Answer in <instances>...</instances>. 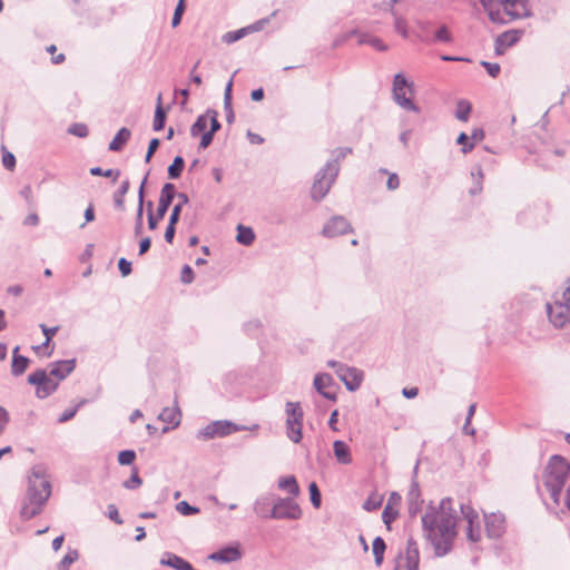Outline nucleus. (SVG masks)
I'll use <instances>...</instances> for the list:
<instances>
[{"mask_svg":"<svg viewBox=\"0 0 570 570\" xmlns=\"http://www.w3.org/2000/svg\"><path fill=\"white\" fill-rule=\"evenodd\" d=\"M456 522L458 515L451 498L442 499L438 508L430 503L422 515L424 537L433 547L436 557H444L452 550L458 534Z\"/></svg>","mask_w":570,"mask_h":570,"instance_id":"1","label":"nucleus"},{"mask_svg":"<svg viewBox=\"0 0 570 570\" xmlns=\"http://www.w3.org/2000/svg\"><path fill=\"white\" fill-rule=\"evenodd\" d=\"M51 495V483L46 479L45 469L35 465L28 475V489L20 509L22 520H30L41 513Z\"/></svg>","mask_w":570,"mask_h":570,"instance_id":"2","label":"nucleus"},{"mask_svg":"<svg viewBox=\"0 0 570 570\" xmlns=\"http://www.w3.org/2000/svg\"><path fill=\"white\" fill-rule=\"evenodd\" d=\"M352 153L350 147H340L332 151V158L315 175L311 197L321 202L330 191L340 173V161Z\"/></svg>","mask_w":570,"mask_h":570,"instance_id":"3","label":"nucleus"},{"mask_svg":"<svg viewBox=\"0 0 570 570\" xmlns=\"http://www.w3.org/2000/svg\"><path fill=\"white\" fill-rule=\"evenodd\" d=\"M528 0H480L481 6L493 23L505 24L513 20L530 17Z\"/></svg>","mask_w":570,"mask_h":570,"instance_id":"4","label":"nucleus"},{"mask_svg":"<svg viewBox=\"0 0 570 570\" xmlns=\"http://www.w3.org/2000/svg\"><path fill=\"white\" fill-rule=\"evenodd\" d=\"M570 472L569 462L561 455H552L546 468L544 487L556 504L560 503L562 489Z\"/></svg>","mask_w":570,"mask_h":570,"instance_id":"5","label":"nucleus"},{"mask_svg":"<svg viewBox=\"0 0 570 570\" xmlns=\"http://www.w3.org/2000/svg\"><path fill=\"white\" fill-rule=\"evenodd\" d=\"M286 435L293 443H299L303 438L304 411L299 402L287 401L285 403Z\"/></svg>","mask_w":570,"mask_h":570,"instance_id":"6","label":"nucleus"},{"mask_svg":"<svg viewBox=\"0 0 570 570\" xmlns=\"http://www.w3.org/2000/svg\"><path fill=\"white\" fill-rule=\"evenodd\" d=\"M393 99L396 105L407 111L419 114L421 110L406 94H413V82H410L401 72L396 73L393 78Z\"/></svg>","mask_w":570,"mask_h":570,"instance_id":"7","label":"nucleus"},{"mask_svg":"<svg viewBox=\"0 0 570 570\" xmlns=\"http://www.w3.org/2000/svg\"><path fill=\"white\" fill-rule=\"evenodd\" d=\"M176 196V187L171 183H166L161 190L156 213L150 212L148 214V228L155 230L158 227L159 222L165 217L168 212L174 198Z\"/></svg>","mask_w":570,"mask_h":570,"instance_id":"8","label":"nucleus"},{"mask_svg":"<svg viewBox=\"0 0 570 570\" xmlns=\"http://www.w3.org/2000/svg\"><path fill=\"white\" fill-rule=\"evenodd\" d=\"M27 381L30 385L36 386V395L38 399L50 396L59 387V383L51 377L45 368H38L30 373Z\"/></svg>","mask_w":570,"mask_h":570,"instance_id":"9","label":"nucleus"},{"mask_svg":"<svg viewBox=\"0 0 570 570\" xmlns=\"http://www.w3.org/2000/svg\"><path fill=\"white\" fill-rule=\"evenodd\" d=\"M246 429V426L237 425L228 420H218L199 430L197 432V439L210 440L215 438H224Z\"/></svg>","mask_w":570,"mask_h":570,"instance_id":"10","label":"nucleus"},{"mask_svg":"<svg viewBox=\"0 0 570 570\" xmlns=\"http://www.w3.org/2000/svg\"><path fill=\"white\" fill-rule=\"evenodd\" d=\"M269 515L275 520H298L302 518V509L293 497L281 498L276 495V501L272 507Z\"/></svg>","mask_w":570,"mask_h":570,"instance_id":"11","label":"nucleus"},{"mask_svg":"<svg viewBox=\"0 0 570 570\" xmlns=\"http://www.w3.org/2000/svg\"><path fill=\"white\" fill-rule=\"evenodd\" d=\"M419 546L414 538L410 537L404 553L401 552L397 557V563L394 570H419Z\"/></svg>","mask_w":570,"mask_h":570,"instance_id":"12","label":"nucleus"},{"mask_svg":"<svg viewBox=\"0 0 570 570\" xmlns=\"http://www.w3.org/2000/svg\"><path fill=\"white\" fill-rule=\"evenodd\" d=\"M353 232L350 222L341 215L332 216L323 226L321 234L326 238H333Z\"/></svg>","mask_w":570,"mask_h":570,"instance_id":"13","label":"nucleus"},{"mask_svg":"<svg viewBox=\"0 0 570 570\" xmlns=\"http://www.w3.org/2000/svg\"><path fill=\"white\" fill-rule=\"evenodd\" d=\"M547 313L554 327H562L570 321V305L558 299L553 304L547 303Z\"/></svg>","mask_w":570,"mask_h":570,"instance_id":"14","label":"nucleus"},{"mask_svg":"<svg viewBox=\"0 0 570 570\" xmlns=\"http://www.w3.org/2000/svg\"><path fill=\"white\" fill-rule=\"evenodd\" d=\"M523 35V30L510 29L502 32L495 38L494 50L497 56H502L507 48H510L519 42Z\"/></svg>","mask_w":570,"mask_h":570,"instance_id":"15","label":"nucleus"},{"mask_svg":"<svg viewBox=\"0 0 570 570\" xmlns=\"http://www.w3.org/2000/svg\"><path fill=\"white\" fill-rule=\"evenodd\" d=\"M419 463L414 466V478L412 480L410 490L407 492V510L411 517H415L422 509L423 500L421 498V491L417 481L415 480V475L417 473Z\"/></svg>","mask_w":570,"mask_h":570,"instance_id":"16","label":"nucleus"},{"mask_svg":"<svg viewBox=\"0 0 570 570\" xmlns=\"http://www.w3.org/2000/svg\"><path fill=\"white\" fill-rule=\"evenodd\" d=\"M338 377L344 383L347 391L354 392L360 389L364 374L363 371L356 367H350L345 364V366L341 368Z\"/></svg>","mask_w":570,"mask_h":570,"instance_id":"17","label":"nucleus"},{"mask_svg":"<svg viewBox=\"0 0 570 570\" xmlns=\"http://www.w3.org/2000/svg\"><path fill=\"white\" fill-rule=\"evenodd\" d=\"M76 364V358L52 362L49 364V375L60 383L75 371Z\"/></svg>","mask_w":570,"mask_h":570,"instance_id":"18","label":"nucleus"},{"mask_svg":"<svg viewBox=\"0 0 570 570\" xmlns=\"http://www.w3.org/2000/svg\"><path fill=\"white\" fill-rule=\"evenodd\" d=\"M485 530L489 538L498 539L505 532V517L502 513L484 515Z\"/></svg>","mask_w":570,"mask_h":570,"instance_id":"19","label":"nucleus"},{"mask_svg":"<svg viewBox=\"0 0 570 570\" xmlns=\"http://www.w3.org/2000/svg\"><path fill=\"white\" fill-rule=\"evenodd\" d=\"M315 390L325 399L330 401L336 400V392L334 390V382L331 374L320 373L314 377Z\"/></svg>","mask_w":570,"mask_h":570,"instance_id":"20","label":"nucleus"},{"mask_svg":"<svg viewBox=\"0 0 570 570\" xmlns=\"http://www.w3.org/2000/svg\"><path fill=\"white\" fill-rule=\"evenodd\" d=\"M242 556L243 553L239 548V544L236 543L223 547L219 550L210 553L208 556V559L216 562L229 563L239 560Z\"/></svg>","mask_w":570,"mask_h":570,"instance_id":"21","label":"nucleus"},{"mask_svg":"<svg viewBox=\"0 0 570 570\" xmlns=\"http://www.w3.org/2000/svg\"><path fill=\"white\" fill-rule=\"evenodd\" d=\"M276 501V494L268 492L259 495L254 502V512L262 519H272V507Z\"/></svg>","mask_w":570,"mask_h":570,"instance_id":"22","label":"nucleus"},{"mask_svg":"<svg viewBox=\"0 0 570 570\" xmlns=\"http://www.w3.org/2000/svg\"><path fill=\"white\" fill-rule=\"evenodd\" d=\"M148 175H149V170L147 171V174L145 175L140 186H139V189H138V207H137V213H136V218H135V227H134V233H135V236H139L141 233H142V216H144V203H145V185L147 183V179H148Z\"/></svg>","mask_w":570,"mask_h":570,"instance_id":"23","label":"nucleus"},{"mask_svg":"<svg viewBox=\"0 0 570 570\" xmlns=\"http://www.w3.org/2000/svg\"><path fill=\"white\" fill-rule=\"evenodd\" d=\"M181 417V412L178 406L175 407H164L159 413L158 419L165 423L170 424L171 426H164L163 433H167L170 429H175L179 425Z\"/></svg>","mask_w":570,"mask_h":570,"instance_id":"24","label":"nucleus"},{"mask_svg":"<svg viewBox=\"0 0 570 570\" xmlns=\"http://www.w3.org/2000/svg\"><path fill=\"white\" fill-rule=\"evenodd\" d=\"M30 360L19 354V346L12 351L11 373L13 376L22 375L29 366Z\"/></svg>","mask_w":570,"mask_h":570,"instance_id":"25","label":"nucleus"},{"mask_svg":"<svg viewBox=\"0 0 570 570\" xmlns=\"http://www.w3.org/2000/svg\"><path fill=\"white\" fill-rule=\"evenodd\" d=\"M333 451L336 460L341 464H350L352 462V455L348 445L341 440H336L333 443Z\"/></svg>","mask_w":570,"mask_h":570,"instance_id":"26","label":"nucleus"},{"mask_svg":"<svg viewBox=\"0 0 570 570\" xmlns=\"http://www.w3.org/2000/svg\"><path fill=\"white\" fill-rule=\"evenodd\" d=\"M356 36L358 45H370L371 47L381 52L386 51L389 48L380 38L373 37L370 33L357 31Z\"/></svg>","mask_w":570,"mask_h":570,"instance_id":"27","label":"nucleus"},{"mask_svg":"<svg viewBox=\"0 0 570 570\" xmlns=\"http://www.w3.org/2000/svg\"><path fill=\"white\" fill-rule=\"evenodd\" d=\"M131 136V132L128 128L122 127L120 128L114 139L109 144V150L111 151H120L125 145L128 142L129 138Z\"/></svg>","mask_w":570,"mask_h":570,"instance_id":"28","label":"nucleus"},{"mask_svg":"<svg viewBox=\"0 0 570 570\" xmlns=\"http://www.w3.org/2000/svg\"><path fill=\"white\" fill-rule=\"evenodd\" d=\"M277 487L287 491L293 498L299 494V487L294 475L282 476L278 479Z\"/></svg>","mask_w":570,"mask_h":570,"instance_id":"29","label":"nucleus"},{"mask_svg":"<svg viewBox=\"0 0 570 570\" xmlns=\"http://www.w3.org/2000/svg\"><path fill=\"white\" fill-rule=\"evenodd\" d=\"M236 229H237L236 240L239 244H242L244 246H249L254 243L255 233L252 227L245 226L243 224H238Z\"/></svg>","mask_w":570,"mask_h":570,"instance_id":"30","label":"nucleus"},{"mask_svg":"<svg viewBox=\"0 0 570 570\" xmlns=\"http://www.w3.org/2000/svg\"><path fill=\"white\" fill-rule=\"evenodd\" d=\"M130 187L129 180L126 179L121 183L119 188L114 193V205L117 209L124 210L125 209V195L128 193Z\"/></svg>","mask_w":570,"mask_h":570,"instance_id":"31","label":"nucleus"},{"mask_svg":"<svg viewBox=\"0 0 570 570\" xmlns=\"http://www.w3.org/2000/svg\"><path fill=\"white\" fill-rule=\"evenodd\" d=\"M175 197L178 198V203L173 207L169 220L178 223L180 219L183 206L189 203V197L185 193H176Z\"/></svg>","mask_w":570,"mask_h":570,"instance_id":"32","label":"nucleus"},{"mask_svg":"<svg viewBox=\"0 0 570 570\" xmlns=\"http://www.w3.org/2000/svg\"><path fill=\"white\" fill-rule=\"evenodd\" d=\"M372 550L374 554L375 564L380 567L384 560V552L386 550L385 541L381 537L374 538L372 542Z\"/></svg>","mask_w":570,"mask_h":570,"instance_id":"33","label":"nucleus"},{"mask_svg":"<svg viewBox=\"0 0 570 570\" xmlns=\"http://www.w3.org/2000/svg\"><path fill=\"white\" fill-rule=\"evenodd\" d=\"M471 176L474 181H473V186L470 188L469 193H470V195L475 196L482 191V183H483L484 175H483V170H482L481 166H479V165L475 166L471 171Z\"/></svg>","mask_w":570,"mask_h":570,"instance_id":"34","label":"nucleus"},{"mask_svg":"<svg viewBox=\"0 0 570 570\" xmlns=\"http://www.w3.org/2000/svg\"><path fill=\"white\" fill-rule=\"evenodd\" d=\"M471 111L472 105L470 101L465 99H460L456 101L455 117L458 120L466 122L470 118Z\"/></svg>","mask_w":570,"mask_h":570,"instance_id":"35","label":"nucleus"},{"mask_svg":"<svg viewBox=\"0 0 570 570\" xmlns=\"http://www.w3.org/2000/svg\"><path fill=\"white\" fill-rule=\"evenodd\" d=\"M185 167V160L181 156H176L169 165L167 173L169 179H178Z\"/></svg>","mask_w":570,"mask_h":570,"instance_id":"36","label":"nucleus"},{"mask_svg":"<svg viewBox=\"0 0 570 570\" xmlns=\"http://www.w3.org/2000/svg\"><path fill=\"white\" fill-rule=\"evenodd\" d=\"M167 112L164 109L163 105L156 106L155 116L153 121V129L155 131H160L164 129L166 124Z\"/></svg>","mask_w":570,"mask_h":570,"instance_id":"37","label":"nucleus"},{"mask_svg":"<svg viewBox=\"0 0 570 570\" xmlns=\"http://www.w3.org/2000/svg\"><path fill=\"white\" fill-rule=\"evenodd\" d=\"M206 128H207V111L197 117V119L190 127V135L193 137H197L200 134L205 132Z\"/></svg>","mask_w":570,"mask_h":570,"instance_id":"38","label":"nucleus"},{"mask_svg":"<svg viewBox=\"0 0 570 570\" xmlns=\"http://www.w3.org/2000/svg\"><path fill=\"white\" fill-rule=\"evenodd\" d=\"M460 509H461V513H462L463 518L466 520L468 524L472 525L475 522L479 523L478 512L470 504L462 503L460 505Z\"/></svg>","mask_w":570,"mask_h":570,"instance_id":"39","label":"nucleus"},{"mask_svg":"<svg viewBox=\"0 0 570 570\" xmlns=\"http://www.w3.org/2000/svg\"><path fill=\"white\" fill-rule=\"evenodd\" d=\"M79 553L76 549L68 550L67 554L61 559L58 564V570H69L70 564L78 560Z\"/></svg>","mask_w":570,"mask_h":570,"instance_id":"40","label":"nucleus"},{"mask_svg":"<svg viewBox=\"0 0 570 570\" xmlns=\"http://www.w3.org/2000/svg\"><path fill=\"white\" fill-rule=\"evenodd\" d=\"M67 132L79 138H86L89 135V129L86 124L75 122L68 127Z\"/></svg>","mask_w":570,"mask_h":570,"instance_id":"41","label":"nucleus"},{"mask_svg":"<svg viewBox=\"0 0 570 570\" xmlns=\"http://www.w3.org/2000/svg\"><path fill=\"white\" fill-rule=\"evenodd\" d=\"M90 174L92 176H104L107 178H112L114 181L120 176V170L118 169H102L101 167H92L90 168Z\"/></svg>","mask_w":570,"mask_h":570,"instance_id":"42","label":"nucleus"},{"mask_svg":"<svg viewBox=\"0 0 570 570\" xmlns=\"http://www.w3.org/2000/svg\"><path fill=\"white\" fill-rule=\"evenodd\" d=\"M141 483H142V480L138 474V468L134 466L130 478L122 483V487L128 490H134V489L139 488L141 485Z\"/></svg>","mask_w":570,"mask_h":570,"instance_id":"43","label":"nucleus"},{"mask_svg":"<svg viewBox=\"0 0 570 570\" xmlns=\"http://www.w3.org/2000/svg\"><path fill=\"white\" fill-rule=\"evenodd\" d=\"M185 10H186V0H178V3L175 8L173 19H171L173 28H176L177 26L180 24Z\"/></svg>","mask_w":570,"mask_h":570,"instance_id":"44","label":"nucleus"},{"mask_svg":"<svg viewBox=\"0 0 570 570\" xmlns=\"http://www.w3.org/2000/svg\"><path fill=\"white\" fill-rule=\"evenodd\" d=\"M309 499L314 508H320L322 504V494L315 482H311L308 485Z\"/></svg>","mask_w":570,"mask_h":570,"instance_id":"45","label":"nucleus"},{"mask_svg":"<svg viewBox=\"0 0 570 570\" xmlns=\"http://www.w3.org/2000/svg\"><path fill=\"white\" fill-rule=\"evenodd\" d=\"M247 33H248V29H246V27H245V28H240V29L235 30V31L226 32V33L223 36V40H224L226 43H233V42L238 41V40H239V39H242L243 37H245Z\"/></svg>","mask_w":570,"mask_h":570,"instance_id":"46","label":"nucleus"},{"mask_svg":"<svg viewBox=\"0 0 570 570\" xmlns=\"http://www.w3.org/2000/svg\"><path fill=\"white\" fill-rule=\"evenodd\" d=\"M87 403V400L82 399L76 406L71 407V409H67L59 417H58V422L59 423H66L68 421H70L75 415L76 413L78 412L79 407H81L83 404Z\"/></svg>","mask_w":570,"mask_h":570,"instance_id":"47","label":"nucleus"},{"mask_svg":"<svg viewBox=\"0 0 570 570\" xmlns=\"http://www.w3.org/2000/svg\"><path fill=\"white\" fill-rule=\"evenodd\" d=\"M136 460V452L134 450H122L118 453V463L120 465H131Z\"/></svg>","mask_w":570,"mask_h":570,"instance_id":"48","label":"nucleus"},{"mask_svg":"<svg viewBox=\"0 0 570 570\" xmlns=\"http://www.w3.org/2000/svg\"><path fill=\"white\" fill-rule=\"evenodd\" d=\"M176 510L185 517L194 515L199 512V509L197 507L190 505L187 501L178 502L176 505Z\"/></svg>","mask_w":570,"mask_h":570,"instance_id":"49","label":"nucleus"},{"mask_svg":"<svg viewBox=\"0 0 570 570\" xmlns=\"http://www.w3.org/2000/svg\"><path fill=\"white\" fill-rule=\"evenodd\" d=\"M217 117L218 112L216 110L207 109V122H210V129L208 131L214 135L222 128Z\"/></svg>","mask_w":570,"mask_h":570,"instance_id":"50","label":"nucleus"},{"mask_svg":"<svg viewBox=\"0 0 570 570\" xmlns=\"http://www.w3.org/2000/svg\"><path fill=\"white\" fill-rule=\"evenodd\" d=\"M456 144L461 145L462 153L468 154L474 148V142L471 141L470 137L465 132H461L456 138Z\"/></svg>","mask_w":570,"mask_h":570,"instance_id":"51","label":"nucleus"},{"mask_svg":"<svg viewBox=\"0 0 570 570\" xmlns=\"http://www.w3.org/2000/svg\"><path fill=\"white\" fill-rule=\"evenodd\" d=\"M397 515L399 512L394 510L390 504H386L382 513V519L387 529H391V523L397 518Z\"/></svg>","mask_w":570,"mask_h":570,"instance_id":"52","label":"nucleus"},{"mask_svg":"<svg viewBox=\"0 0 570 570\" xmlns=\"http://www.w3.org/2000/svg\"><path fill=\"white\" fill-rule=\"evenodd\" d=\"M381 504H382L381 498L371 495L364 501L363 509L368 512H372V511L380 509Z\"/></svg>","mask_w":570,"mask_h":570,"instance_id":"53","label":"nucleus"},{"mask_svg":"<svg viewBox=\"0 0 570 570\" xmlns=\"http://www.w3.org/2000/svg\"><path fill=\"white\" fill-rule=\"evenodd\" d=\"M434 39H435V41H439V42L449 43L452 41V36H451L448 27L442 26L436 30V32L434 35Z\"/></svg>","mask_w":570,"mask_h":570,"instance_id":"54","label":"nucleus"},{"mask_svg":"<svg viewBox=\"0 0 570 570\" xmlns=\"http://www.w3.org/2000/svg\"><path fill=\"white\" fill-rule=\"evenodd\" d=\"M394 28L403 38L409 37L406 21L403 18L395 16Z\"/></svg>","mask_w":570,"mask_h":570,"instance_id":"55","label":"nucleus"},{"mask_svg":"<svg viewBox=\"0 0 570 570\" xmlns=\"http://www.w3.org/2000/svg\"><path fill=\"white\" fill-rule=\"evenodd\" d=\"M466 537L468 539L471 541V542H478L480 539H481V531H480V525L479 523H476V525L472 524H468V529H466Z\"/></svg>","mask_w":570,"mask_h":570,"instance_id":"56","label":"nucleus"},{"mask_svg":"<svg viewBox=\"0 0 570 570\" xmlns=\"http://www.w3.org/2000/svg\"><path fill=\"white\" fill-rule=\"evenodd\" d=\"M194 271L189 265H184L180 272V282L183 284H190L194 281Z\"/></svg>","mask_w":570,"mask_h":570,"instance_id":"57","label":"nucleus"},{"mask_svg":"<svg viewBox=\"0 0 570 570\" xmlns=\"http://www.w3.org/2000/svg\"><path fill=\"white\" fill-rule=\"evenodd\" d=\"M357 35V30L356 29H353V30H350L345 33H342L340 36H337L334 41H333V47L334 48H337L340 46H342L343 43H345L348 39H351L352 37L356 36Z\"/></svg>","mask_w":570,"mask_h":570,"instance_id":"58","label":"nucleus"},{"mask_svg":"<svg viewBox=\"0 0 570 570\" xmlns=\"http://www.w3.org/2000/svg\"><path fill=\"white\" fill-rule=\"evenodd\" d=\"M481 66L487 70L489 76H491L492 78L498 77L501 70L500 65L495 62L481 61Z\"/></svg>","mask_w":570,"mask_h":570,"instance_id":"59","label":"nucleus"},{"mask_svg":"<svg viewBox=\"0 0 570 570\" xmlns=\"http://www.w3.org/2000/svg\"><path fill=\"white\" fill-rule=\"evenodd\" d=\"M159 145H160V140L158 138L150 139L148 148H147V153L145 156L146 163H149L151 160V158H153L154 154L156 153V150L158 149Z\"/></svg>","mask_w":570,"mask_h":570,"instance_id":"60","label":"nucleus"},{"mask_svg":"<svg viewBox=\"0 0 570 570\" xmlns=\"http://www.w3.org/2000/svg\"><path fill=\"white\" fill-rule=\"evenodd\" d=\"M2 164L3 166L9 169L13 170L16 167V157L12 153L6 150L2 155Z\"/></svg>","mask_w":570,"mask_h":570,"instance_id":"61","label":"nucleus"},{"mask_svg":"<svg viewBox=\"0 0 570 570\" xmlns=\"http://www.w3.org/2000/svg\"><path fill=\"white\" fill-rule=\"evenodd\" d=\"M118 268H119V272L120 274L126 277L128 276L132 268H131V262H129L128 259H126L125 257H121L119 258L118 261Z\"/></svg>","mask_w":570,"mask_h":570,"instance_id":"62","label":"nucleus"},{"mask_svg":"<svg viewBox=\"0 0 570 570\" xmlns=\"http://www.w3.org/2000/svg\"><path fill=\"white\" fill-rule=\"evenodd\" d=\"M176 225H177L176 222L168 220V225L166 227L164 237H165V240L169 244H171L174 242L175 233H176Z\"/></svg>","mask_w":570,"mask_h":570,"instance_id":"63","label":"nucleus"},{"mask_svg":"<svg viewBox=\"0 0 570 570\" xmlns=\"http://www.w3.org/2000/svg\"><path fill=\"white\" fill-rule=\"evenodd\" d=\"M108 518L110 520H112L117 524H121L122 523V519L120 518L118 509L116 508L115 504H109L108 505Z\"/></svg>","mask_w":570,"mask_h":570,"instance_id":"64","label":"nucleus"}]
</instances>
